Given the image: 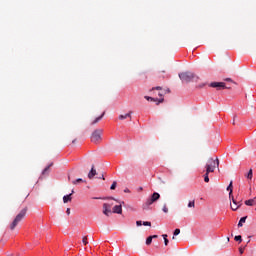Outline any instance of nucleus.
Instances as JSON below:
<instances>
[{
  "label": "nucleus",
  "instance_id": "nucleus-1",
  "mask_svg": "<svg viewBox=\"0 0 256 256\" xmlns=\"http://www.w3.org/2000/svg\"><path fill=\"white\" fill-rule=\"evenodd\" d=\"M216 167H219V158H216V159L208 158L205 166L206 173L204 174L205 183H209V173H214Z\"/></svg>",
  "mask_w": 256,
  "mask_h": 256
},
{
  "label": "nucleus",
  "instance_id": "nucleus-2",
  "mask_svg": "<svg viewBox=\"0 0 256 256\" xmlns=\"http://www.w3.org/2000/svg\"><path fill=\"white\" fill-rule=\"evenodd\" d=\"M27 211H28V208L25 207L20 211V213L17 214L13 222L10 224L11 231H15V227H17V225H19V223H21V221L25 219V215H27Z\"/></svg>",
  "mask_w": 256,
  "mask_h": 256
},
{
  "label": "nucleus",
  "instance_id": "nucleus-3",
  "mask_svg": "<svg viewBox=\"0 0 256 256\" xmlns=\"http://www.w3.org/2000/svg\"><path fill=\"white\" fill-rule=\"evenodd\" d=\"M179 78L183 83H191V81H199V77L193 72H182L179 74Z\"/></svg>",
  "mask_w": 256,
  "mask_h": 256
},
{
  "label": "nucleus",
  "instance_id": "nucleus-4",
  "mask_svg": "<svg viewBox=\"0 0 256 256\" xmlns=\"http://www.w3.org/2000/svg\"><path fill=\"white\" fill-rule=\"evenodd\" d=\"M161 199V195L157 192H154L150 198H148L145 202V206L149 207L150 205H153V203H156V201H159Z\"/></svg>",
  "mask_w": 256,
  "mask_h": 256
},
{
  "label": "nucleus",
  "instance_id": "nucleus-5",
  "mask_svg": "<svg viewBox=\"0 0 256 256\" xmlns=\"http://www.w3.org/2000/svg\"><path fill=\"white\" fill-rule=\"evenodd\" d=\"M101 135H103V130L97 129L91 135L92 143H99L101 141Z\"/></svg>",
  "mask_w": 256,
  "mask_h": 256
},
{
  "label": "nucleus",
  "instance_id": "nucleus-6",
  "mask_svg": "<svg viewBox=\"0 0 256 256\" xmlns=\"http://www.w3.org/2000/svg\"><path fill=\"white\" fill-rule=\"evenodd\" d=\"M209 87H213L214 89H217V91H221V89H231V87H227L225 82H211Z\"/></svg>",
  "mask_w": 256,
  "mask_h": 256
},
{
  "label": "nucleus",
  "instance_id": "nucleus-7",
  "mask_svg": "<svg viewBox=\"0 0 256 256\" xmlns=\"http://www.w3.org/2000/svg\"><path fill=\"white\" fill-rule=\"evenodd\" d=\"M103 213L106 215V217H109V215H111L112 213L111 204H108V203L103 204Z\"/></svg>",
  "mask_w": 256,
  "mask_h": 256
},
{
  "label": "nucleus",
  "instance_id": "nucleus-8",
  "mask_svg": "<svg viewBox=\"0 0 256 256\" xmlns=\"http://www.w3.org/2000/svg\"><path fill=\"white\" fill-rule=\"evenodd\" d=\"M121 205H125V202H120V205L114 206L112 213H117L118 215H121V213H123V208Z\"/></svg>",
  "mask_w": 256,
  "mask_h": 256
},
{
  "label": "nucleus",
  "instance_id": "nucleus-9",
  "mask_svg": "<svg viewBox=\"0 0 256 256\" xmlns=\"http://www.w3.org/2000/svg\"><path fill=\"white\" fill-rule=\"evenodd\" d=\"M146 101H157L156 105H159L160 103H163L165 101L163 98L161 99H155L151 96H145Z\"/></svg>",
  "mask_w": 256,
  "mask_h": 256
},
{
  "label": "nucleus",
  "instance_id": "nucleus-10",
  "mask_svg": "<svg viewBox=\"0 0 256 256\" xmlns=\"http://www.w3.org/2000/svg\"><path fill=\"white\" fill-rule=\"evenodd\" d=\"M97 175V170L95 169V166H92L90 172L88 173V179H93Z\"/></svg>",
  "mask_w": 256,
  "mask_h": 256
},
{
  "label": "nucleus",
  "instance_id": "nucleus-11",
  "mask_svg": "<svg viewBox=\"0 0 256 256\" xmlns=\"http://www.w3.org/2000/svg\"><path fill=\"white\" fill-rule=\"evenodd\" d=\"M73 193H75L74 190H72V192H71L69 195H65V196L63 197V203H69V201L72 200L71 195H73Z\"/></svg>",
  "mask_w": 256,
  "mask_h": 256
},
{
  "label": "nucleus",
  "instance_id": "nucleus-12",
  "mask_svg": "<svg viewBox=\"0 0 256 256\" xmlns=\"http://www.w3.org/2000/svg\"><path fill=\"white\" fill-rule=\"evenodd\" d=\"M133 114V112L132 111H130L129 113H127V114H121L120 116H119V119L121 120V121H123L124 119H127V118H129V119H131V115Z\"/></svg>",
  "mask_w": 256,
  "mask_h": 256
},
{
  "label": "nucleus",
  "instance_id": "nucleus-13",
  "mask_svg": "<svg viewBox=\"0 0 256 256\" xmlns=\"http://www.w3.org/2000/svg\"><path fill=\"white\" fill-rule=\"evenodd\" d=\"M103 117H105V112H103L101 116H99L95 120H93L91 122V125H97V123H99L101 121V119H103Z\"/></svg>",
  "mask_w": 256,
  "mask_h": 256
},
{
  "label": "nucleus",
  "instance_id": "nucleus-14",
  "mask_svg": "<svg viewBox=\"0 0 256 256\" xmlns=\"http://www.w3.org/2000/svg\"><path fill=\"white\" fill-rule=\"evenodd\" d=\"M227 191H230L229 197H232L233 196V181H231L230 184L228 185Z\"/></svg>",
  "mask_w": 256,
  "mask_h": 256
},
{
  "label": "nucleus",
  "instance_id": "nucleus-15",
  "mask_svg": "<svg viewBox=\"0 0 256 256\" xmlns=\"http://www.w3.org/2000/svg\"><path fill=\"white\" fill-rule=\"evenodd\" d=\"M51 167H53V163H50L43 171H42V175H47L49 173V169H51Z\"/></svg>",
  "mask_w": 256,
  "mask_h": 256
},
{
  "label": "nucleus",
  "instance_id": "nucleus-16",
  "mask_svg": "<svg viewBox=\"0 0 256 256\" xmlns=\"http://www.w3.org/2000/svg\"><path fill=\"white\" fill-rule=\"evenodd\" d=\"M79 183H86V181L81 178L72 181V185H79Z\"/></svg>",
  "mask_w": 256,
  "mask_h": 256
},
{
  "label": "nucleus",
  "instance_id": "nucleus-17",
  "mask_svg": "<svg viewBox=\"0 0 256 256\" xmlns=\"http://www.w3.org/2000/svg\"><path fill=\"white\" fill-rule=\"evenodd\" d=\"M245 177H247L251 181V179H253V169H250Z\"/></svg>",
  "mask_w": 256,
  "mask_h": 256
},
{
  "label": "nucleus",
  "instance_id": "nucleus-18",
  "mask_svg": "<svg viewBox=\"0 0 256 256\" xmlns=\"http://www.w3.org/2000/svg\"><path fill=\"white\" fill-rule=\"evenodd\" d=\"M245 221H247V216L242 217L238 223V227H243V223H245Z\"/></svg>",
  "mask_w": 256,
  "mask_h": 256
},
{
  "label": "nucleus",
  "instance_id": "nucleus-19",
  "mask_svg": "<svg viewBox=\"0 0 256 256\" xmlns=\"http://www.w3.org/2000/svg\"><path fill=\"white\" fill-rule=\"evenodd\" d=\"M163 239H164V244L167 246L169 245V239H167V234H163L162 235Z\"/></svg>",
  "mask_w": 256,
  "mask_h": 256
},
{
  "label": "nucleus",
  "instance_id": "nucleus-20",
  "mask_svg": "<svg viewBox=\"0 0 256 256\" xmlns=\"http://www.w3.org/2000/svg\"><path fill=\"white\" fill-rule=\"evenodd\" d=\"M151 243H153V237L149 236V237L146 239V245H151Z\"/></svg>",
  "mask_w": 256,
  "mask_h": 256
},
{
  "label": "nucleus",
  "instance_id": "nucleus-21",
  "mask_svg": "<svg viewBox=\"0 0 256 256\" xmlns=\"http://www.w3.org/2000/svg\"><path fill=\"white\" fill-rule=\"evenodd\" d=\"M240 205H241V203H239L238 205H235V204H234V206L231 205L232 211H237Z\"/></svg>",
  "mask_w": 256,
  "mask_h": 256
},
{
  "label": "nucleus",
  "instance_id": "nucleus-22",
  "mask_svg": "<svg viewBox=\"0 0 256 256\" xmlns=\"http://www.w3.org/2000/svg\"><path fill=\"white\" fill-rule=\"evenodd\" d=\"M162 211L164 213H169V208H167V204H164L163 208H162Z\"/></svg>",
  "mask_w": 256,
  "mask_h": 256
},
{
  "label": "nucleus",
  "instance_id": "nucleus-23",
  "mask_svg": "<svg viewBox=\"0 0 256 256\" xmlns=\"http://www.w3.org/2000/svg\"><path fill=\"white\" fill-rule=\"evenodd\" d=\"M116 188H117V182L114 181V182L112 183L110 189L113 191V190H115Z\"/></svg>",
  "mask_w": 256,
  "mask_h": 256
},
{
  "label": "nucleus",
  "instance_id": "nucleus-24",
  "mask_svg": "<svg viewBox=\"0 0 256 256\" xmlns=\"http://www.w3.org/2000/svg\"><path fill=\"white\" fill-rule=\"evenodd\" d=\"M188 207L189 208H191V207H195V200H193V201H190L189 203H188Z\"/></svg>",
  "mask_w": 256,
  "mask_h": 256
},
{
  "label": "nucleus",
  "instance_id": "nucleus-25",
  "mask_svg": "<svg viewBox=\"0 0 256 256\" xmlns=\"http://www.w3.org/2000/svg\"><path fill=\"white\" fill-rule=\"evenodd\" d=\"M179 233H181V229L177 228L174 230V237H176L177 235H179Z\"/></svg>",
  "mask_w": 256,
  "mask_h": 256
},
{
  "label": "nucleus",
  "instance_id": "nucleus-26",
  "mask_svg": "<svg viewBox=\"0 0 256 256\" xmlns=\"http://www.w3.org/2000/svg\"><path fill=\"white\" fill-rule=\"evenodd\" d=\"M234 240L239 241L240 243L243 241V239L241 238V235L235 236Z\"/></svg>",
  "mask_w": 256,
  "mask_h": 256
},
{
  "label": "nucleus",
  "instance_id": "nucleus-27",
  "mask_svg": "<svg viewBox=\"0 0 256 256\" xmlns=\"http://www.w3.org/2000/svg\"><path fill=\"white\" fill-rule=\"evenodd\" d=\"M82 243L84 244V245H88V241H87V236H84L83 238H82Z\"/></svg>",
  "mask_w": 256,
  "mask_h": 256
},
{
  "label": "nucleus",
  "instance_id": "nucleus-28",
  "mask_svg": "<svg viewBox=\"0 0 256 256\" xmlns=\"http://www.w3.org/2000/svg\"><path fill=\"white\" fill-rule=\"evenodd\" d=\"M143 225L145 227H151V222L145 221V222H143Z\"/></svg>",
  "mask_w": 256,
  "mask_h": 256
},
{
  "label": "nucleus",
  "instance_id": "nucleus-29",
  "mask_svg": "<svg viewBox=\"0 0 256 256\" xmlns=\"http://www.w3.org/2000/svg\"><path fill=\"white\" fill-rule=\"evenodd\" d=\"M136 225L137 227H141V225H143V222L141 220L136 221Z\"/></svg>",
  "mask_w": 256,
  "mask_h": 256
},
{
  "label": "nucleus",
  "instance_id": "nucleus-30",
  "mask_svg": "<svg viewBox=\"0 0 256 256\" xmlns=\"http://www.w3.org/2000/svg\"><path fill=\"white\" fill-rule=\"evenodd\" d=\"M155 89H156V91H161V86H157V87H155V88H152V91H155Z\"/></svg>",
  "mask_w": 256,
  "mask_h": 256
},
{
  "label": "nucleus",
  "instance_id": "nucleus-31",
  "mask_svg": "<svg viewBox=\"0 0 256 256\" xmlns=\"http://www.w3.org/2000/svg\"><path fill=\"white\" fill-rule=\"evenodd\" d=\"M232 201H233L234 205H239V203H240V202L237 203V200L233 197H232Z\"/></svg>",
  "mask_w": 256,
  "mask_h": 256
},
{
  "label": "nucleus",
  "instance_id": "nucleus-32",
  "mask_svg": "<svg viewBox=\"0 0 256 256\" xmlns=\"http://www.w3.org/2000/svg\"><path fill=\"white\" fill-rule=\"evenodd\" d=\"M199 89H203V87H205V83H202L200 85L197 86Z\"/></svg>",
  "mask_w": 256,
  "mask_h": 256
},
{
  "label": "nucleus",
  "instance_id": "nucleus-33",
  "mask_svg": "<svg viewBox=\"0 0 256 256\" xmlns=\"http://www.w3.org/2000/svg\"><path fill=\"white\" fill-rule=\"evenodd\" d=\"M66 213L67 215H71V208H67Z\"/></svg>",
  "mask_w": 256,
  "mask_h": 256
},
{
  "label": "nucleus",
  "instance_id": "nucleus-34",
  "mask_svg": "<svg viewBox=\"0 0 256 256\" xmlns=\"http://www.w3.org/2000/svg\"><path fill=\"white\" fill-rule=\"evenodd\" d=\"M225 81H230L231 83H233V80L231 78H226Z\"/></svg>",
  "mask_w": 256,
  "mask_h": 256
},
{
  "label": "nucleus",
  "instance_id": "nucleus-35",
  "mask_svg": "<svg viewBox=\"0 0 256 256\" xmlns=\"http://www.w3.org/2000/svg\"><path fill=\"white\" fill-rule=\"evenodd\" d=\"M150 237H152V239H157V237H159V236L158 235H152Z\"/></svg>",
  "mask_w": 256,
  "mask_h": 256
},
{
  "label": "nucleus",
  "instance_id": "nucleus-36",
  "mask_svg": "<svg viewBox=\"0 0 256 256\" xmlns=\"http://www.w3.org/2000/svg\"><path fill=\"white\" fill-rule=\"evenodd\" d=\"M159 73H167V71L163 69V70H160Z\"/></svg>",
  "mask_w": 256,
  "mask_h": 256
},
{
  "label": "nucleus",
  "instance_id": "nucleus-37",
  "mask_svg": "<svg viewBox=\"0 0 256 256\" xmlns=\"http://www.w3.org/2000/svg\"><path fill=\"white\" fill-rule=\"evenodd\" d=\"M159 97H163V93L159 92L158 93Z\"/></svg>",
  "mask_w": 256,
  "mask_h": 256
},
{
  "label": "nucleus",
  "instance_id": "nucleus-38",
  "mask_svg": "<svg viewBox=\"0 0 256 256\" xmlns=\"http://www.w3.org/2000/svg\"><path fill=\"white\" fill-rule=\"evenodd\" d=\"M124 193H129V189H125V190H124Z\"/></svg>",
  "mask_w": 256,
  "mask_h": 256
},
{
  "label": "nucleus",
  "instance_id": "nucleus-39",
  "mask_svg": "<svg viewBox=\"0 0 256 256\" xmlns=\"http://www.w3.org/2000/svg\"><path fill=\"white\" fill-rule=\"evenodd\" d=\"M143 190V187H139L138 191H142Z\"/></svg>",
  "mask_w": 256,
  "mask_h": 256
},
{
  "label": "nucleus",
  "instance_id": "nucleus-40",
  "mask_svg": "<svg viewBox=\"0 0 256 256\" xmlns=\"http://www.w3.org/2000/svg\"><path fill=\"white\" fill-rule=\"evenodd\" d=\"M92 199H101V198H99V197H93Z\"/></svg>",
  "mask_w": 256,
  "mask_h": 256
},
{
  "label": "nucleus",
  "instance_id": "nucleus-41",
  "mask_svg": "<svg viewBox=\"0 0 256 256\" xmlns=\"http://www.w3.org/2000/svg\"><path fill=\"white\" fill-rule=\"evenodd\" d=\"M240 253L243 254V249H240Z\"/></svg>",
  "mask_w": 256,
  "mask_h": 256
},
{
  "label": "nucleus",
  "instance_id": "nucleus-42",
  "mask_svg": "<svg viewBox=\"0 0 256 256\" xmlns=\"http://www.w3.org/2000/svg\"><path fill=\"white\" fill-rule=\"evenodd\" d=\"M76 140H73L72 143H75Z\"/></svg>",
  "mask_w": 256,
  "mask_h": 256
},
{
  "label": "nucleus",
  "instance_id": "nucleus-43",
  "mask_svg": "<svg viewBox=\"0 0 256 256\" xmlns=\"http://www.w3.org/2000/svg\"><path fill=\"white\" fill-rule=\"evenodd\" d=\"M172 239H175V236H173Z\"/></svg>",
  "mask_w": 256,
  "mask_h": 256
}]
</instances>
